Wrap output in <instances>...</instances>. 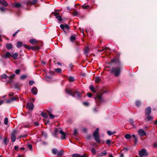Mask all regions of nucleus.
Segmentation results:
<instances>
[{"mask_svg":"<svg viewBox=\"0 0 157 157\" xmlns=\"http://www.w3.org/2000/svg\"><path fill=\"white\" fill-rule=\"evenodd\" d=\"M91 152L94 153V154H95L96 153V151L95 149L94 148H92L91 150Z\"/></svg>","mask_w":157,"mask_h":157,"instance_id":"4d7b16f0","label":"nucleus"},{"mask_svg":"<svg viewBox=\"0 0 157 157\" xmlns=\"http://www.w3.org/2000/svg\"><path fill=\"white\" fill-rule=\"evenodd\" d=\"M95 100L98 104H99V102H101L102 101L101 96L99 94L97 95L95 98Z\"/></svg>","mask_w":157,"mask_h":157,"instance_id":"423d86ee","label":"nucleus"},{"mask_svg":"<svg viewBox=\"0 0 157 157\" xmlns=\"http://www.w3.org/2000/svg\"><path fill=\"white\" fill-rule=\"evenodd\" d=\"M29 42L33 44H36L37 43V40L35 39H31L30 40Z\"/></svg>","mask_w":157,"mask_h":157,"instance_id":"f3484780","label":"nucleus"},{"mask_svg":"<svg viewBox=\"0 0 157 157\" xmlns=\"http://www.w3.org/2000/svg\"><path fill=\"white\" fill-rule=\"evenodd\" d=\"M19 147L18 146H15L14 147V149L15 150H18V149Z\"/></svg>","mask_w":157,"mask_h":157,"instance_id":"bf43d9fd","label":"nucleus"},{"mask_svg":"<svg viewBox=\"0 0 157 157\" xmlns=\"http://www.w3.org/2000/svg\"><path fill=\"white\" fill-rule=\"evenodd\" d=\"M136 104L137 106H139L140 104V102L139 101H137L136 102Z\"/></svg>","mask_w":157,"mask_h":157,"instance_id":"09e8293b","label":"nucleus"},{"mask_svg":"<svg viewBox=\"0 0 157 157\" xmlns=\"http://www.w3.org/2000/svg\"><path fill=\"white\" fill-rule=\"evenodd\" d=\"M107 152L106 151H103L101 153H99L97 154V156L101 157L107 154Z\"/></svg>","mask_w":157,"mask_h":157,"instance_id":"9b49d317","label":"nucleus"},{"mask_svg":"<svg viewBox=\"0 0 157 157\" xmlns=\"http://www.w3.org/2000/svg\"><path fill=\"white\" fill-rule=\"evenodd\" d=\"M87 95L89 97H91L92 96V94L90 93H88Z\"/></svg>","mask_w":157,"mask_h":157,"instance_id":"69168bd1","label":"nucleus"},{"mask_svg":"<svg viewBox=\"0 0 157 157\" xmlns=\"http://www.w3.org/2000/svg\"><path fill=\"white\" fill-rule=\"evenodd\" d=\"M6 47L8 49H10L12 48V45L11 44H6Z\"/></svg>","mask_w":157,"mask_h":157,"instance_id":"412c9836","label":"nucleus"},{"mask_svg":"<svg viewBox=\"0 0 157 157\" xmlns=\"http://www.w3.org/2000/svg\"><path fill=\"white\" fill-rule=\"evenodd\" d=\"M0 4L5 6H7L8 5L7 2L4 0H1Z\"/></svg>","mask_w":157,"mask_h":157,"instance_id":"a211bd4d","label":"nucleus"},{"mask_svg":"<svg viewBox=\"0 0 157 157\" xmlns=\"http://www.w3.org/2000/svg\"><path fill=\"white\" fill-rule=\"evenodd\" d=\"M60 27L64 31L68 30L69 29V26L67 25L61 24L60 25Z\"/></svg>","mask_w":157,"mask_h":157,"instance_id":"6e6552de","label":"nucleus"},{"mask_svg":"<svg viewBox=\"0 0 157 157\" xmlns=\"http://www.w3.org/2000/svg\"><path fill=\"white\" fill-rule=\"evenodd\" d=\"M138 133L139 135L141 137H142L146 135L145 132L142 129H139Z\"/></svg>","mask_w":157,"mask_h":157,"instance_id":"0eeeda50","label":"nucleus"},{"mask_svg":"<svg viewBox=\"0 0 157 157\" xmlns=\"http://www.w3.org/2000/svg\"><path fill=\"white\" fill-rule=\"evenodd\" d=\"M54 70L55 71L58 73H61V70L59 68L55 69H54Z\"/></svg>","mask_w":157,"mask_h":157,"instance_id":"2f4dec72","label":"nucleus"},{"mask_svg":"<svg viewBox=\"0 0 157 157\" xmlns=\"http://www.w3.org/2000/svg\"><path fill=\"white\" fill-rule=\"evenodd\" d=\"M101 80L100 78L99 77H96L95 79V82L97 83H99Z\"/></svg>","mask_w":157,"mask_h":157,"instance_id":"cd10ccee","label":"nucleus"},{"mask_svg":"<svg viewBox=\"0 0 157 157\" xmlns=\"http://www.w3.org/2000/svg\"><path fill=\"white\" fill-rule=\"evenodd\" d=\"M111 72L114 74L116 76H118L120 73V67L113 68L111 70Z\"/></svg>","mask_w":157,"mask_h":157,"instance_id":"7ed1b4c3","label":"nucleus"},{"mask_svg":"<svg viewBox=\"0 0 157 157\" xmlns=\"http://www.w3.org/2000/svg\"><path fill=\"white\" fill-rule=\"evenodd\" d=\"M11 99H9V100H7L6 101V102L7 103H10L11 102Z\"/></svg>","mask_w":157,"mask_h":157,"instance_id":"13d9d810","label":"nucleus"},{"mask_svg":"<svg viewBox=\"0 0 157 157\" xmlns=\"http://www.w3.org/2000/svg\"><path fill=\"white\" fill-rule=\"evenodd\" d=\"M124 137L126 139H129L131 138V136L130 134H127L125 135Z\"/></svg>","mask_w":157,"mask_h":157,"instance_id":"a878e982","label":"nucleus"},{"mask_svg":"<svg viewBox=\"0 0 157 157\" xmlns=\"http://www.w3.org/2000/svg\"><path fill=\"white\" fill-rule=\"evenodd\" d=\"M111 140H106V143L108 145H109L110 144Z\"/></svg>","mask_w":157,"mask_h":157,"instance_id":"8fccbe9b","label":"nucleus"},{"mask_svg":"<svg viewBox=\"0 0 157 157\" xmlns=\"http://www.w3.org/2000/svg\"><path fill=\"white\" fill-rule=\"evenodd\" d=\"M37 0H32V1H29L27 2V5H31L34 4L36 3Z\"/></svg>","mask_w":157,"mask_h":157,"instance_id":"4468645a","label":"nucleus"},{"mask_svg":"<svg viewBox=\"0 0 157 157\" xmlns=\"http://www.w3.org/2000/svg\"><path fill=\"white\" fill-rule=\"evenodd\" d=\"M59 11L58 10H56L55 11L54 13V15L55 16H56L59 15Z\"/></svg>","mask_w":157,"mask_h":157,"instance_id":"79ce46f5","label":"nucleus"},{"mask_svg":"<svg viewBox=\"0 0 157 157\" xmlns=\"http://www.w3.org/2000/svg\"><path fill=\"white\" fill-rule=\"evenodd\" d=\"M0 10L2 12H4L5 11V8L3 7H0Z\"/></svg>","mask_w":157,"mask_h":157,"instance_id":"603ef678","label":"nucleus"},{"mask_svg":"<svg viewBox=\"0 0 157 157\" xmlns=\"http://www.w3.org/2000/svg\"><path fill=\"white\" fill-rule=\"evenodd\" d=\"M27 108L28 109L30 110H33L34 108V106L33 103H29L27 104Z\"/></svg>","mask_w":157,"mask_h":157,"instance_id":"1a4fd4ad","label":"nucleus"},{"mask_svg":"<svg viewBox=\"0 0 157 157\" xmlns=\"http://www.w3.org/2000/svg\"><path fill=\"white\" fill-rule=\"evenodd\" d=\"M76 35H72L70 37V40L71 41L74 40L76 39Z\"/></svg>","mask_w":157,"mask_h":157,"instance_id":"4be33fe9","label":"nucleus"},{"mask_svg":"<svg viewBox=\"0 0 157 157\" xmlns=\"http://www.w3.org/2000/svg\"><path fill=\"white\" fill-rule=\"evenodd\" d=\"M147 154L146 151V150L144 149H142L139 152V155L141 157H142L144 156H147Z\"/></svg>","mask_w":157,"mask_h":157,"instance_id":"39448f33","label":"nucleus"},{"mask_svg":"<svg viewBox=\"0 0 157 157\" xmlns=\"http://www.w3.org/2000/svg\"><path fill=\"white\" fill-rule=\"evenodd\" d=\"M107 134L109 135V136H111L116 133V132L115 131H113V132H112L110 131H108L107 132Z\"/></svg>","mask_w":157,"mask_h":157,"instance_id":"b1692460","label":"nucleus"},{"mask_svg":"<svg viewBox=\"0 0 157 157\" xmlns=\"http://www.w3.org/2000/svg\"><path fill=\"white\" fill-rule=\"evenodd\" d=\"M99 131V128H97L93 133V136L95 140L98 143H100V140L99 139V136L98 135Z\"/></svg>","mask_w":157,"mask_h":157,"instance_id":"f03ea898","label":"nucleus"},{"mask_svg":"<svg viewBox=\"0 0 157 157\" xmlns=\"http://www.w3.org/2000/svg\"><path fill=\"white\" fill-rule=\"evenodd\" d=\"M59 131L57 128H56L54 131V133L55 134H56Z\"/></svg>","mask_w":157,"mask_h":157,"instance_id":"680f3d73","label":"nucleus"},{"mask_svg":"<svg viewBox=\"0 0 157 157\" xmlns=\"http://www.w3.org/2000/svg\"><path fill=\"white\" fill-rule=\"evenodd\" d=\"M71 13L74 16H76L78 15V14L77 11L76 10H75L73 13Z\"/></svg>","mask_w":157,"mask_h":157,"instance_id":"f704fd0d","label":"nucleus"},{"mask_svg":"<svg viewBox=\"0 0 157 157\" xmlns=\"http://www.w3.org/2000/svg\"><path fill=\"white\" fill-rule=\"evenodd\" d=\"M31 92L33 94L36 95L37 93V88L35 87H33L31 89Z\"/></svg>","mask_w":157,"mask_h":157,"instance_id":"f8f14e48","label":"nucleus"},{"mask_svg":"<svg viewBox=\"0 0 157 157\" xmlns=\"http://www.w3.org/2000/svg\"><path fill=\"white\" fill-rule=\"evenodd\" d=\"M23 46H24V47L26 48L27 49H29V47H28L27 45L26 44L23 45Z\"/></svg>","mask_w":157,"mask_h":157,"instance_id":"774afa93","label":"nucleus"},{"mask_svg":"<svg viewBox=\"0 0 157 157\" xmlns=\"http://www.w3.org/2000/svg\"><path fill=\"white\" fill-rule=\"evenodd\" d=\"M66 92L67 94L77 99H79L81 97V94L78 91H75L74 92L71 90H67Z\"/></svg>","mask_w":157,"mask_h":157,"instance_id":"f257e3e1","label":"nucleus"},{"mask_svg":"<svg viewBox=\"0 0 157 157\" xmlns=\"http://www.w3.org/2000/svg\"><path fill=\"white\" fill-rule=\"evenodd\" d=\"M89 52V49L88 48H86L84 50V52L86 54H87Z\"/></svg>","mask_w":157,"mask_h":157,"instance_id":"a19ab883","label":"nucleus"},{"mask_svg":"<svg viewBox=\"0 0 157 157\" xmlns=\"http://www.w3.org/2000/svg\"><path fill=\"white\" fill-rule=\"evenodd\" d=\"M56 17L59 21H62L61 17L60 16H56Z\"/></svg>","mask_w":157,"mask_h":157,"instance_id":"c756f323","label":"nucleus"},{"mask_svg":"<svg viewBox=\"0 0 157 157\" xmlns=\"http://www.w3.org/2000/svg\"><path fill=\"white\" fill-rule=\"evenodd\" d=\"M20 72V70L18 69H17L15 71V73L16 74H18Z\"/></svg>","mask_w":157,"mask_h":157,"instance_id":"3c124183","label":"nucleus"},{"mask_svg":"<svg viewBox=\"0 0 157 157\" xmlns=\"http://www.w3.org/2000/svg\"><path fill=\"white\" fill-rule=\"evenodd\" d=\"M8 141V140H7V138H5L4 139V143L5 144V145H6L7 144V142Z\"/></svg>","mask_w":157,"mask_h":157,"instance_id":"37998d69","label":"nucleus"},{"mask_svg":"<svg viewBox=\"0 0 157 157\" xmlns=\"http://www.w3.org/2000/svg\"><path fill=\"white\" fill-rule=\"evenodd\" d=\"M90 90L92 91L93 92H96V90L95 89H94V87L93 86H90Z\"/></svg>","mask_w":157,"mask_h":157,"instance_id":"e433bc0d","label":"nucleus"},{"mask_svg":"<svg viewBox=\"0 0 157 157\" xmlns=\"http://www.w3.org/2000/svg\"><path fill=\"white\" fill-rule=\"evenodd\" d=\"M78 133L76 129H75L74 130V135H76Z\"/></svg>","mask_w":157,"mask_h":157,"instance_id":"864d4df0","label":"nucleus"},{"mask_svg":"<svg viewBox=\"0 0 157 157\" xmlns=\"http://www.w3.org/2000/svg\"><path fill=\"white\" fill-rule=\"evenodd\" d=\"M48 114L50 118L53 119L55 117V116L53 115L52 113H49Z\"/></svg>","mask_w":157,"mask_h":157,"instance_id":"58836bf2","label":"nucleus"},{"mask_svg":"<svg viewBox=\"0 0 157 157\" xmlns=\"http://www.w3.org/2000/svg\"><path fill=\"white\" fill-rule=\"evenodd\" d=\"M8 76L6 74H4L1 75V77L2 78L6 79L8 78Z\"/></svg>","mask_w":157,"mask_h":157,"instance_id":"c85d7f7f","label":"nucleus"},{"mask_svg":"<svg viewBox=\"0 0 157 157\" xmlns=\"http://www.w3.org/2000/svg\"><path fill=\"white\" fill-rule=\"evenodd\" d=\"M132 137L134 138V140L135 143H136L137 142V138L136 136L133 134L132 135Z\"/></svg>","mask_w":157,"mask_h":157,"instance_id":"473e14b6","label":"nucleus"},{"mask_svg":"<svg viewBox=\"0 0 157 157\" xmlns=\"http://www.w3.org/2000/svg\"><path fill=\"white\" fill-rule=\"evenodd\" d=\"M151 111V109L150 107H148L145 109V113L146 115H149Z\"/></svg>","mask_w":157,"mask_h":157,"instance_id":"ddd939ff","label":"nucleus"},{"mask_svg":"<svg viewBox=\"0 0 157 157\" xmlns=\"http://www.w3.org/2000/svg\"><path fill=\"white\" fill-rule=\"evenodd\" d=\"M27 147L30 150H32V146L31 144H29L27 145Z\"/></svg>","mask_w":157,"mask_h":157,"instance_id":"4c0bfd02","label":"nucleus"},{"mask_svg":"<svg viewBox=\"0 0 157 157\" xmlns=\"http://www.w3.org/2000/svg\"><path fill=\"white\" fill-rule=\"evenodd\" d=\"M34 83V82L33 81H30L29 82V84L32 85H33V84Z\"/></svg>","mask_w":157,"mask_h":157,"instance_id":"e2e57ef3","label":"nucleus"},{"mask_svg":"<svg viewBox=\"0 0 157 157\" xmlns=\"http://www.w3.org/2000/svg\"><path fill=\"white\" fill-rule=\"evenodd\" d=\"M74 78L72 76H70L69 78V81L70 82H72L74 81Z\"/></svg>","mask_w":157,"mask_h":157,"instance_id":"72a5a7b5","label":"nucleus"},{"mask_svg":"<svg viewBox=\"0 0 157 157\" xmlns=\"http://www.w3.org/2000/svg\"><path fill=\"white\" fill-rule=\"evenodd\" d=\"M118 61V60L116 58H114L112 59L111 61L112 63L117 62Z\"/></svg>","mask_w":157,"mask_h":157,"instance_id":"a18cd8bd","label":"nucleus"},{"mask_svg":"<svg viewBox=\"0 0 157 157\" xmlns=\"http://www.w3.org/2000/svg\"><path fill=\"white\" fill-rule=\"evenodd\" d=\"M42 135L43 136H44L45 137H47V134L45 132H43L42 133Z\"/></svg>","mask_w":157,"mask_h":157,"instance_id":"6e6d98bb","label":"nucleus"},{"mask_svg":"<svg viewBox=\"0 0 157 157\" xmlns=\"http://www.w3.org/2000/svg\"><path fill=\"white\" fill-rule=\"evenodd\" d=\"M27 77V76L26 75H21L20 77V78L22 79H24L25 78Z\"/></svg>","mask_w":157,"mask_h":157,"instance_id":"de8ad7c7","label":"nucleus"},{"mask_svg":"<svg viewBox=\"0 0 157 157\" xmlns=\"http://www.w3.org/2000/svg\"><path fill=\"white\" fill-rule=\"evenodd\" d=\"M11 56V55L10 53L8 52L5 54L3 57L7 59V58H10Z\"/></svg>","mask_w":157,"mask_h":157,"instance_id":"dca6fc26","label":"nucleus"},{"mask_svg":"<svg viewBox=\"0 0 157 157\" xmlns=\"http://www.w3.org/2000/svg\"><path fill=\"white\" fill-rule=\"evenodd\" d=\"M52 152L53 154L55 155L57 153L58 151L56 149L54 148L52 149Z\"/></svg>","mask_w":157,"mask_h":157,"instance_id":"bb28decb","label":"nucleus"},{"mask_svg":"<svg viewBox=\"0 0 157 157\" xmlns=\"http://www.w3.org/2000/svg\"><path fill=\"white\" fill-rule=\"evenodd\" d=\"M21 4L19 2H17L14 5V6L15 7L18 8L21 7Z\"/></svg>","mask_w":157,"mask_h":157,"instance_id":"7c9ffc66","label":"nucleus"},{"mask_svg":"<svg viewBox=\"0 0 157 157\" xmlns=\"http://www.w3.org/2000/svg\"><path fill=\"white\" fill-rule=\"evenodd\" d=\"M23 45V43L22 42L20 41H18L17 42L16 46L18 48H19Z\"/></svg>","mask_w":157,"mask_h":157,"instance_id":"6ab92c4d","label":"nucleus"},{"mask_svg":"<svg viewBox=\"0 0 157 157\" xmlns=\"http://www.w3.org/2000/svg\"><path fill=\"white\" fill-rule=\"evenodd\" d=\"M106 49V48H103V49H102L101 50H98V51H99V52H102V51H104Z\"/></svg>","mask_w":157,"mask_h":157,"instance_id":"052dcab7","label":"nucleus"},{"mask_svg":"<svg viewBox=\"0 0 157 157\" xmlns=\"http://www.w3.org/2000/svg\"><path fill=\"white\" fill-rule=\"evenodd\" d=\"M72 156L73 157H87V155L85 154L83 155H80L78 154H72Z\"/></svg>","mask_w":157,"mask_h":157,"instance_id":"9d476101","label":"nucleus"},{"mask_svg":"<svg viewBox=\"0 0 157 157\" xmlns=\"http://www.w3.org/2000/svg\"><path fill=\"white\" fill-rule=\"evenodd\" d=\"M17 134V131L14 129L11 134V140L12 142H14L16 140V138L15 135Z\"/></svg>","mask_w":157,"mask_h":157,"instance_id":"20e7f679","label":"nucleus"},{"mask_svg":"<svg viewBox=\"0 0 157 157\" xmlns=\"http://www.w3.org/2000/svg\"><path fill=\"white\" fill-rule=\"evenodd\" d=\"M40 114L41 116L45 118H46L48 117L47 114L44 112H41Z\"/></svg>","mask_w":157,"mask_h":157,"instance_id":"393cba45","label":"nucleus"},{"mask_svg":"<svg viewBox=\"0 0 157 157\" xmlns=\"http://www.w3.org/2000/svg\"><path fill=\"white\" fill-rule=\"evenodd\" d=\"M63 154V152L62 151H60L58 152L57 153V156L59 157L61 156Z\"/></svg>","mask_w":157,"mask_h":157,"instance_id":"c9c22d12","label":"nucleus"},{"mask_svg":"<svg viewBox=\"0 0 157 157\" xmlns=\"http://www.w3.org/2000/svg\"><path fill=\"white\" fill-rule=\"evenodd\" d=\"M18 56V54L17 53H15L13 55H11V56H12L13 59H17Z\"/></svg>","mask_w":157,"mask_h":157,"instance_id":"aec40b11","label":"nucleus"},{"mask_svg":"<svg viewBox=\"0 0 157 157\" xmlns=\"http://www.w3.org/2000/svg\"><path fill=\"white\" fill-rule=\"evenodd\" d=\"M59 133L61 135H62V136L61 137V138L62 139H64L66 138V135L65 133L63 132L62 130H61L59 131Z\"/></svg>","mask_w":157,"mask_h":157,"instance_id":"2eb2a0df","label":"nucleus"},{"mask_svg":"<svg viewBox=\"0 0 157 157\" xmlns=\"http://www.w3.org/2000/svg\"><path fill=\"white\" fill-rule=\"evenodd\" d=\"M89 6L88 5L85 6L84 5H82V7L84 9H86L87 8L89 7Z\"/></svg>","mask_w":157,"mask_h":157,"instance_id":"c03bdc74","label":"nucleus"},{"mask_svg":"<svg viewBox=\"0 0 157 157\" xmlns=\"http://www.w3.org/2000/svg\"><path fill=\"white\" fill-rule=\"evenodd\" d=\"M13 92H10V93L9 94V95L10 97H11L13 96Z\"/></svg>","mask_w":157,"mask_h":157,"instance_id":"0e129e2a","label":"nucleus"},{"mask_svg":"<svg viewBox=\"0 0 157 157\" xmlns=\"http://www.w3.org/2000/svg\"><path fill=\"white\" fill-rule=\"evenodd\" d=\"M83 104L86 106H88L89 105V103L88 102H83Z\"/></svg>","mask_w":157,"mask_h":157,"instance_id":"5fc2aeb1","label":"nucleus"},{"mask_svg":"<svg viewBox=\"0 0 157 157\" xmlns=\"http://www.w3.org/2000/svg\"><path fill=\"white\" fill-rule=\"evenodd\" d=\"M148 115V116L146 118L148 121H150L152 119L151 116H149V115Z\"/></svg>","mask_w":157,"mask_h":157,"instance_id":"49530a36","label":"nucleus"},{"mask_svg":"<svg viewBox=\"0 0 157 157\" xmlns=\"http://www.w3.org/2000/svg\"><path fill=\"white\" fill-rule=\"evenodd\" d=\"M4 124L6 125H7L8 123V119L7 118H6L4 120Z\"/></svg>","mask_w":157,"mask_h":157,"instance_id":"ea45409f","label":"nucleus"},{"mask_svg":"<svg viewBox=\"0 0 157 157\" xmlns=\"http://www.w3.org/2000/svg\"><path fill=\"white\" fill-rule=\"evenodd\" d=\"M10 99L11 100V101L12 102L16 100V98L14 97H13L12 98H10Z\"/></svg>","mask_w":157,"mask_h":157,"instance_id":"338daca9","label":"nucleus"},{"mask_svg":"<svg viewBox=\"0 0 157 157\" xmlns=\"http://www.w3.org/2000/svg\"><path fill=\"white\" fill-rule=\"evenodd\" d=\"M15 76V74H13L12 75L8 76V78L10 80H12L14 78Z\"/></svg>","mask_w":157,"mask_h":157,"instance_id":"5701e85b","label":"nucleus"}]
</instances>
